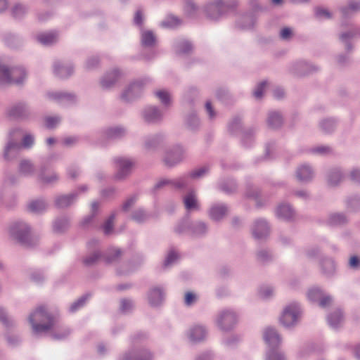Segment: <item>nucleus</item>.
Wrapping results in <instances>:
<instances>
[{"mask_svg": "<svg viewBox=\"0 0 360 360\" xmlns=\"http://www.w3.org/2000/svg\"><path fill=\"white\" fill-rule=\"evenodd\" d=\"M29 321L35 334L46 332L55 325L54 318L46 311L44 306L39 307L30 315Z\"/></svg>", "mask_w": 360, "mask_h": 360, "instance_id": "nucleus-1", "label": "nucleus"}, {"mask_svg": "<svg viewBox=\"0 0 360 360\" xmlns=\"http://www.w3.org/2000/svg\"><path fill=\"white\" fill-rule=\"evenodd\" d=\"M22 135V131L20 129H14L10 131L9 140L4 150V158L8 160L14 157L22 146L28 148L34 144V136L31 134H26L22 139V145H20L17 140Z\"/></svg>", "mask_w": 360, "mask_h": 360, "instance_id": "nucleus-2", "label": "nucleus"}, {"mask_svg": "<svg viewBox=\"0 0 360 360\" xmlns=\"http://www.w3.org/2000/svg\"><path fill=\"white\" fill-rule=\"evenodd\" d=\"M26 77V72L22 68L8 69L0 64V84L13 83L20 84Z\"/></svg>", "mask_w": 360, "mask_h": 360, "instance_id": "nucleus-3", "label": "nucleus"}, {"mask_svg": "<svg viewBox=\"0 0 360 360\" xmlns=\"http://www.w3.org/2000/svg\"><path fill=\"white\" fill-rule=\"evenodd\" d=\"M301 308L297 302H292L286 305L280 316V323L285 328L295 326L301 317Z\"/></svg>", "mask_w": 360, "mask_h": 360, "instance_id": "nucleus-4", "label": "nucleus"}, {"mask_svg": "<svg viewBox=\"0 0 360 360\" xmlns=\"http://www.w3.org/2000/svg\"><path fill=\"white\" fill-rule=\"evenodd\" d=\"M33 112L30 105L25 101H18L12 104L6 110V115L13 119L27 120L32 116Z\"/></svg>", "mask_w": 360, "mask_h": 360, "instance_id": "nucleus-5", "label": "nucleus"}, {"mask_svg": "<svg viewBox=\"0 0 360 360\" xmlns=\"http://www.w3.org/2000/svg\"><path fill=\"white\" fill-rule=\"evenodd\" d=\"M11 236L22 245H30V229L23 222H15L9 229Z\"/></svg>", "mask_w": 360, "mask_h": 360, "instance_id": "nucleus-6", "label": "nucleus"}, {"mask_svg": "<svg viewBox=\"0 0 360 360\" xmlns=\"http://www.w3.org/2000/svg\"><path fill=\"white\" fill-rule=\"evenodd\" d=\"M238 321V316L236 312L231 309L221 311L216 319L218 327L224 331L231 330Z\"/></svg>", "mask_w": 360, "mask_h": 360, "instance_id": "nucleus-7", "label": "nucleus"}, {"mask_svg": "<svg viewBox=\"0 0 360 360\" xmlns=\"http://www.w3.org/2000/svg\"><path fill=\"white\" fill-rule=\"evenodd\" d=\"M186 150L181 145H175L167 150L163 162L167 167H174L181 162L185 158Z\"/></svg>", "mask_w": 360, "mask_h": 360, "instance_id": "nucleus-8", "label": "nucleus"}, {"mask_svg": "<svg viewBox=\"0 0 360 360\" xmlns=\"http://www.w3.org/2000/svg\"><path fill=\"white\" fill-rule=\"evenodd\" d=\"M148 82L146 79H141L131 83L122 92V99L127 102L139 97Z\"/></svg>", "mask_w": 360, "mask_h": 360, "instance_id": "nucleus-9", "label": "nucleus"}, {"mask_svg": "<svg viewBox=\"0 0 360 360\" xmlns=\"http://www.w3.org/2000/svg\"><path fill=\"white\" fill-rule=\"evenodd\" d=\"M308 299L312 302L318 303L321 307H326L332 303V297L326 294L321 288L313 287L307 292Z\"/></svg>", "mask_w": 360, "mask_h": 360, "instance_id": "nucleus-10", "label": "nucleus"}, {"mask_svg": "<svg viewBox=\"0 0 360 360\" xmlns=\"http://www.w3.org/2000/svg\"><path fill=\"white\" fill-rule=\"evenodd\" d=\"M117 172L115 177L117 180H122L131 173L134 162L132 160L124 158H117L115 159Z\"/></svg>", "mask_w": 360, "mask_h": 360, "instance_id": "nucleus-11", "label": "nucleus"}, {"mask_svg": "<svg viewBox=\"0 0 360 360\" xmlns=\"http://www.w3.org/2000/svg\"><path fill=\"white\" fill-rule=\"evenodd\" d=\"M118 360H153V355L146 349L132 348L122 354Z\"/></svg>", "mask_w": 360, "mask_h": 360, "instance_id": "nucleus-12", "label": "nucleus"}, {"mask_svg": "<svg viewBox=\"0 0 360 360\" xmlns=\"http://www.w3.org/2000/svg\"><path fill=\"white\" fill-rule=\"evenodd\" d=\"M205 13L209 19L218 20L223 17L227 11L216 1L209 3L205 6Z\"/></svg>", "mask_w": 360, "mask_h": 360, "instance_id": "nucleus-13", "label": "nucleus"}, {"mask_svg": "<svg viewBox=\"0 0 360 360\" xmlns=\"http://www.w3.org/2000/svg\"><path fill=\"white\" fill-rule=\"evenodd\" d=\"M252 230L255 238L263 239L269 235L270 228L266 220L257 219L255 221Z\"/></svg>", "mask_w": 360, "mask_h": 360, "instance_id": "nucleus-14", "label": "nucleus"}, {"mask_svg": "<svg viewBox=\"0 0 360 360\" xmlns=\"http://www.w3.org/2000/svg\"><path fill=\"white\" fill-rule=\"evenodd\" d=\"M162 112L155 106H148L143 111V117L148 123H156L162 119Z\"/></svg>", "mask_w": 360, "mask_h": 360, "instance_id": "nucleus-15", "label": "nucleus"}, {"mask_svg": "<svg viewBox=\"0 0 360 360\" xmlns=\"http://www.w3.org/2000/svg\"><path fill=\"white\" fill-rule=\"evenodd\" d=\"M183 202L188 211L198 210L200 209L197 193L193 189L189 190L183 197Z\"/></svg>", "mask_w": 360, "mask_h": 360, "instance_id": "nucleus-16", "label": "nucleus"}, {"mask_svg": "<svg viewBox=\"0 0 360 360\" xmlns=\"http://www.w3.org/2000/svg\"><path fill=\"white\" fill-rule=\"evenodd\" d=\"M127 131L122 127H114L106 129L103 132L104 141L117 140L126 135Z\"/></svg>", "mask_w": 360, "mask_h": 360, "instance_id": "nucleus-17", "label": "nucleus"}, {"mask_svg": "<svg viewBox=\"0 0 360 360\" xmlns=\"http://www.w3.org/2000/svg\"><path fill=\"white\" fill-rule=\"evenodd\" d=\"M264 339L266 343L271 348L277 347L281 342L279 334L274 328H266L264 332Z\"/></svg>", "mask_w": 360, "mask_h": 360, "instance_id": "nucleus-18", "label": "nucleus"}, {"mask_svg": "<svg viewBox=\"0 0 360 360\" xmlns=\"http://www.w3.org/2000/svg\"><path fill=\"white\" fill-rule=\"evenodd\" d=\"M73 66L71 64L56 61L53 64L54 74L62 79L67 78L73 73Z\"/></svg>", "mask_w": 360, "mask_h": 360, "instance_id": "nucleus-19", "label": "nucleus"}, {"mask_svg": "<svg viewBox=\"0 0 360 360\" xmlns=\"http://www.w3.org/2000/svg\"><path fill=\"white\" fill-rule=\"evenodd\" d=\"M47 96L50 99L60 103H72L76 101L75 94L65 91L49 92Z\"/></svg>", "mask_w": 360, "mask_h": 360, "instance_id": "nucleus-20", "label": "nucleus"}, {"mask_svg": "<svg viewBox=\"0 0 360 360\" xmlns=\"http://www.w3.org/2000/svg\"><path fill=\"white\" fill-rule=\"evenodd\" d=\"M164 290L160 287L151 288L148 294L149 304L153 307H157L162 304L164 300Z\"/></svg>", "mask_w": 360, "mask_h": 360, "instance_id": "nucleus-21", "label": "nucleus"}, {"mask_svg": "<svg viewBox=\"0 0 360 360\" xmlns=\"http://www.w3.org/2000/svg\"><path fill=\"white\" fill-rule=\"evenodd\" d=\"M207 329L205 326L196 325L190 328L188 337L193 342H198L203 340L207 336Z\"/></svg>", "mask_w": 360, "mask_h": 360, "instance_id": "nucleus-22", "label": "nucleus"}, {"mask_svg": "<svg viewBox=\"0 0 360 360\" xmlns=\"http://www.w3.org/2000/svg\"><path fill=\"white\" fill-rule=\"evenodd\" d=\"M298 181L304 183L310 181L314 177V171L309 165H302L296 170Z\"/></svg>", "mask_w": 360, "mask_h": 360, "instance_id": "nucleus-23", "label": "nucleus"}, {"mask_svg": "<svg viewBox=\"0 0 360 360\" xmlns=\"http://www.w3.org/2000/svg\"><path fill=\"white\" fill-rule=\"evenodd\" d=\"M121 76L120 72L115 69L106 73L101 79V85L103 89H109L112 86Z\"/></svg>", "mask_w": 360, "mask_h": 360, "instance_id": "nucleus-24", "label": "nucleus"}, {"mask_svg": "<svg viewBox=\"0 0 360 360\" xmlns=\"http://www.w3.org/2000/svg\"><path fill=\"white\" fill-rule=\"evenodd\" d=\"M276 216L285 221L294 219L295 212L291 206L288 204H281L276 210Z\"/></svg>", "mask_w": 360, "mask_h": 360, "instance_id": "nucleus-25", "label": "nucleus"}, {"mask_svg": "<svg viewBox=\"0 0 360 360\" xmlns=\"http://www.w3.org/2000/svg\"><path fill=\"white\" fill-rule=\"evenodd\" d=\"M77 193L74 192L68 195H60L55 198L54 204L58 208H65L71 205L76 200Z\"/></svg>", "mask_w": 360, "mask_h": 360, "instance_id": "nucleus-26", "label": "nucleus"}, {"mask_svg": "<svg viewBox=\"0 0 360 360\" xmlns=\"http://www.w3.org/2000/svg\"><path fill=\"white\" fill-rule=\"evenodd\" d=\"M228 207L224 204H214L209 210V216L214 221H219L227 214Z\"/></svg>", "mask_w": 360, "mask_h": 360, "instance_id": "nucleus-27", "label": "nucleus"}, {"mask_svg": "<svg viewBox=\"0 0 360 360\" xmlns=\"http://www.w3.org/2000/svg\"><path fill=\"white\" fill-rule=\"evenodd\" d=\"M46 172V167L41 166L38 174V180L39 182L44 184H51L56 182L58 180V176L56 172H51L47 173Z\"/></svg>", "mask_w": 360, "mask_h": 360, "instance_id": "nucleus-28", "label": "nucleus"}, {"mask_svg": "<svg viewBox=\"0 0 360 360\" xmlns=\"http://www.w3.org/2000/svg\"><path fill=\"white\" fill-rule=\"evenodd\" d=\"M58 33L56 32H41L37 35V40L44 46H50L58 41Z\"/></svg>", "mask_w": 360, "mask_h": 360, "instance_id": "nucleus-29", "label": "nucleus"}, {"mask_svg": "<svg viewBox=\"0 0 360 360\" xmlns=\"http://www.w3.org/2000/svg\"><path fill=\"white\" fill-rule=\"evenodd\" d=\"M158 214L147 212L142 208L135 210L131 214V219L137 223H143L151 218L157 217Z\"/></svg>", "mask_w": 360, "mask_h": 360, "instance_id": "nucleus-30", "label": "nucleus"}, {"mask_svg": "<svg viewBox=\"0 0 360 360\" xmlns=\"http://www.w3.org/2000/svg\"><path fill=\"white\" fill-rule=\"evenodd\" d=\"M48 207V204L44 199L31 200L27 205V210L34 214H41Z\"/></svg>", "mask_w": 360, "mask_h": 360, "instance_id": "nucleus-31", "label": "nucleus"}, {"mask_svg": "<svg viewBox=\"0 0 360 360\" xmlns=\"http://www.w3.org/2000/svg\"><path fill=\"white\" fill-rule=\"evenodd\" d=\"M359 34H360V29L358 27H352L349 32L342 33L340 35V39L345 44L347 51H350L352 49L349 40Z\"/></svg>", "mask_w": 360, "mask_h": 360, "instance_id": "nucleus-32", "label": "nucleus"}, {"mask_svg": "<svg viewBox=\"0 0 360 360\" xmlns=\"http://www.w3.org/2000/svg\"><path fill=\"white\" fill-rule=\"evenodd\" d=\"M344 175L339 168L332 169L328 174L327 181L330 186H338L343 179Z\"/></svg>", "mask_w": 360, "mask_h": 360, "instance_id": "nucleus-33", "label": "nucleus"}, {"mask_svg": "<svg viewBox=\"0 0 360 360\" xmlns=\"http://www.w3.org/2000/svg\"><path fill=\"white\" fill-rule=\"evenodd\" d=\"M267 123L268 125L273 129H277L281 127L283 123V118L281 112L277 111L269 112L267 118Z\"/></svg>", "mask_w": 360, "mask_h": 360, "instance_id": "nucleus-34", "label": "nucleus"}, {"mask_svg": "<svg viewBox=\"0 0 360 360\" xmlns=\"http://www.w3.org/2000/svg\"><path fill=\"white\" fill-rule=\"evenodd\" d=\"M175 51L179 55L188 54L193 49L192 44L186 39H179L175 42Z\"/></svg>", "mask_w": 360, "mask_h": 360, "instance_id": "nucleus-35", "label": "nucleus"}, {"mask_svg": "<svg viewBox=\"0 0 360 360\" xmlns=\"http://www.w3.org/2000/svg\"><path fill=\"white\" fill-rule=\"evenodd\" d=\"M316 70L314 65L305 61H300L292 65V71L299 75H305Z\"/></svg>", "mask_w": 360, "mask_h": 360, "instance_id": "nucleus-36", "label": "nucleus"}, {"mask_svg": "<svg viewBox=\"0 0 360 360\" xmlns=\"http://www.w3.org/2000/svg\"><path fill=\"white\" fill-rule=\"evenodd\" d=\"M164 136L161 134H157L148 136L145 140V148L147 150H153L159 146L163 141Z\"/></svg>", "mask_w": 360, "mask_h": 360, "instance_id": "nucleus-37", "label": "nucleus"}, {"mask_svg": "<svg viewBox=\"0 0 360 360\" xmlns=\"http://www.w3.org/2000/svg\"><path fill=\"white\" fill-rule=\"evenodd\" d=\"M322 273L326 276H333L335 272V264L331 258H324L321 262Z\"/></svg>", "mask_w": 360, "mask_h": 360, "instance_id": "nucleus-38", "label": "nucleus"}, {"mask_svg": "<svg viewBox=\"0 0 360 360\" xmlns=\"http://www.w3.org/2000/svg\"><path fill=\"white\" fill-rule=\"evenodd\" d=\"M18 172L23 176H30L34 174L35 167L30 160H22L20 162Z\"/></svg>", "mask_w": 360, "mask_h": 360, "instance_id": "nucleus-39", "label": "nucleus"}, {"mask_svg": "<svg viewBox=\"0 0 360 360\" xmlns=\"http://www.w3.org/2000/svg\"><path fill=\"white\" fill-rule=\"evenodd\" d=\"M156 37L150 30H142L141 34V42L144 47H152L155 45Z\"/></svg>", "mask_w": 360, "mask_h": 360, "instance_id": "nucleus-40", "label": "nucleus"}, {"mask_svg": "<svg viewBox=\"0 0 360 360\" xmlns=\"http://www.w3.org/2000/svg\"><path fill=\"white\" fill-rule=\"evenodd\" d=\"M328 323L330 327L337 328L343 321V315L340 309H337L328 316Z\"/></svg>", "mask_w": 360, "mask_h": 360, "instance_id": "nucleus-41", "label": "nucleus"}, {"mask_svg": "<svg viewBox=\"0 0 360 360\" xmlns=\"http://www.w3.org/2000/svg\"><path fill=\"white\" fill-rule=\"evenodd\" d=\"M207 224L203 221H195L191 225V235L193 236H202L207 232Z\"/></svg>", "mask_w": 360, "mask_h": 360, "instance_id": "nucleus-42", "label": "nucleus"}, {"mask_svg": "<svg viewBox=\"0 0 360 360\" xmlns=\"http://www.w3.org/2000/svg\"><path fill=\"white\" fill-rule=\"evenodd\" d=\"M360 11V1H351L347 6L341 8V13L344 18H347L356 12Z\"/></svg>", "mask_w": 360, "mask_h": 360, "instance_id": "nucleus-43", "label": "nucleus"}, {"mask_svg": "<svg viewBox=\"0 0 360 360\" xmlns=\"http://www.w3.org/2000/svg\"><path fill=\"white\" fill-rule=\"evenodd\" d=\"M191 178L189 174H184L176 179H172V188L176 189H184L191 184Z\"/></svg>", "mask_w": 360, "mask_h": 360, "instance_id": "nucleus-44", "label": "nucleus"}, {"mask_svg": "<svg viewBox=\"0 0 360 360\" xmlns=\"http://www.w3.org/2000/svg\"><path fill=\"white\" fill-rule=\"evenodd\" d=\"M181 24V20L173 15H169L160 22V25L165 28H175Z\"/></svg>", "mask_w": 360, "mask_h": 360, "instance_id": "nucleus-45", "label": "nucleus"}, {"mask_svg": "<svg viewBox=\"0 0 360 360\" xmlns=\"http://www.w3.org/2000/svg\"><path fill=\"white\" fill-rule=\"evenodd\" d=\"M70 226L69 220L67 217H63L57 218L53 222V231L57 233H62L67 230Z\"/></svg>", "mask_w": 360, "mask_h": 360, "instance_id": "nucleus-46", "label": "nucleus"}, {"mask_svg": "<svg viewBox=\"0 0 360 360\" xmlns=\"http://www.w3.org/2000/svg\"><path fill=\"white\" fill-rule=\"evenodd\" d=\"M347 221V217L342 213L330 214L328 219V224L332 226L342 225Z\"/></svg>", "mask_w": 360, "mask_h": 360, "instance_id": "nucleus-47", "label": "nucleus"}, {"mask_svg": "<svg viewBox=\"0 0 360 360\" xmlns=\"http://www.w3.org/2000/svg\"><path fill=\"white\" fill-rule=\"evenodd\" d=\"M336 127V122L333 118H327L323 120L320 122V128L324 133H330Z\"/></svg>", "mask_w": 360, "mask_h": 360, "instance_id": "nucleus-48", "label": "nucleus"}, {"mask_svg": "<svg viewBox=\"0 0 360 360\" xmlns=\"http://www.w3.org/2000/svg\"><path fill=\"white\" fill-rule=\"evenodd\" d=\"M198 11H199L198 6L197 4H195L193 1H191V0L186 1L185 6H184V12L187 16L193 18V17L196 16Z\"/></svg>", "mask_w": 360, "mask_h": 360, "instance_id": "nucleus-49", "label": "nucleus"}, {"mask_svg": "<svg viewBox=\"0 0 360 360\" xmlns=\"http://www.w3.org/2000/svg\"><path fill=\"white\" fill-rule=\"evenodd\" d=\"M347 208L351 212L357 211L360 208V197L354 195L347 200Z\"/></svg>", "mask_w": 360, "mask_h": 360, "instance_id": "nucleus-50", "label": "nucleus"}, {"mask_svg": "<svg viewBox=\"0 0 360 360\" xmlns=\"http://www.w3.org/2000/svg\"><path fill=\"white\" fill-rule=\"evenodd\" d=\"M102 255L98 250L87 255L83 260V263L88 266L94 265L101 258Z\"/></svg>", "mask_w": 360, "mask_h": 360, "instance_id": "nucleus-51", "label": "nucleus"}, {"mask_svg": "<svg viewBox=\"0 0 360 360\" xmlns=\"http://www.w3.org/2000/svg\"><path fill=\"white\" fill-rule=\"evenodd\" d=\"M121 256V251L117 249L109 250L103 259L107 264H110L117 261Z\"/></svg>", "mask_w": 360, "mask_h": 360, "instance_id": "nucleus-52", "label": "nucleus"}, {"mask_svg": "<svg viewBox=\"0 0 360 360\" xmlns=\"http://www.w3.org/2000/svg\"><path fill=\"white\" fill-rule=\"evenodd\" d=\"M11 12L15 18L20 19L27 13V8L23 4H17L13 7Z\"/></svg>", "mask_w": 360, "mask_h": 360, "instance_id": "nucleus-53", "label": "nucleus"}, {"mask_svg": "<svg viewBox=\"0 0 360 360\" xmlns=\"http://www.w3.org/2000/svg\"><path fill=\"white\" fill-rule=\"evenodd\" d=\"M156 97L160 101L162 105L169 106L171 103L170 94L165 90H159L155 92Z\"/></svg>", "mask_w": 360, "mask_h": 360, "instance_id": "nucleus-54", "label": "nucleus"}, {"mask_svg": "<svg viewBox=\"0 0 360 360\" xmlns=\"http://www.w3.org/2000/svg\"><path fill=\"white\" fill-rule=\"evenodd\" d=\"M266 360H285L284 354L273 347L266 353Z\"/></svg>", "mask_w": 360, "mask_h": 360, "instance_id": "nucleus-55", "label": "nucleus"}, {"mask_svg": "<svg viewBox=\"0 0 360 360\" xmlns=\"http://www.w3.org/2000/svg\"><path fill=\"white\" fill-rule=\"evenodd\" d=\"M220 188L227 193H231L236 190L237 185L233 179H228L220 184Z\"/></svg>", "mask_w": 360, "mask_h": 360, "instance_id": "nucleus-56", "label": "nucleus"}, {"mask_svg": "<svg viewBox=\"0 0 360 360\" xmlns=\"http://www.w3.org/2000/svg\"><path fill=\"white\" fill-rule=\"evenodd\" d=\"M89 296L90 295L89 294H86L79 297L77 301H75L71 304L70 307V311L71 312H75L79 309L82 308L85 304Z\"/></svg>", "mask_w": 360, "mask_h": 360, "instance_id": "nucleus-57", "label": "nucleus"}, {"mask_svg": "<svg viewBox=\"0 0 360 360\" xmlns=\"http://www.w3.org/2000/svg\"><path fill=\"white\" fill-rule=\"evenodd\" d=\"M200 121L195 113L193 112L186 118V124L191 129H195L199 126Z\"/></svg>", "mask_w": 360, "mask_h": 360, "instance_id": "nucleus-58", "label": "nucleus"}, {"mask_svg": "<svg viewBox=\"0 0 360 360\" xmlns=\"http://www.w3.org/2000/svg\"><path fill=\"white\" fill-rule=\"evenodd\" d=\"M311 152L315 154L326 155L333 152L332 148L328 146H319L311 149Z\"/></svg>", "mask_w": 360, "mask_h": 360, "instance_id": "nucleus-59", "label": "nucleus"}, {"mask_svg": "<svg viewBox=\"0 0 360 360\" xmlns=\"http://www.w3.org/2000/svg\"><path fill=\"white\" fill-rule=\"evenodd\" d=\"M223 8L229 12L237 6V0H216Z\"/></svg>", "mask_w": 360, "mask_h": 360, "instance_id": "nucleus-60", "label": "nucleus"}, {"mask_svg": "<svg viewBox=\"0 0 360 360\" xmlns=\"http://www.w3.org/2000/svg\"><path fill=\"white\" fill-rule=\"evenodd\" d=\"M208 167H202L198 169H194L192 172L189 173V175L192 179H199L202 177L204 175H205L208 172Z\"/></svg>", "mask_w": 360, "mask_h": 360, "instance_id": "nucleus-61", "label": "nucleus"}, {"mask_svg": "<svg viewBox=\"0 0 360 360\" xmlns=\"http://www.w3.org/2000/svg\"><path fill=\"white\" fill-rule=\"evenodd\" d=\"M191 225L188 220L182 221L175 227V231L177 233H183L187 231L191 233Z\"/></svg>", "mask_w": 360, "mask_h": 360, "instance_id": "nucleus-62", "label": "nucleus"}, {"mask_svg": "<svg viewBox=\"0 0 360 360\" xmlns=\"http://www.w3.org/2000/svg\"><path fill=\"white\" fill-rule=\"evenodd\" d=\"M115 214H111L109 218L105 221L103 226V231L105 235H109L112 231L113 221L115 219Z\"/></svg>", "mask_w": 360, "mask_h": 360, "instance_id": "nucleus-63", "label": "nucleus"}, {"mask_svg": "<svg viewBox=\"0 0 360 360\" xmlns=\"http://www.w3.org/2000/svg\"><path fill=\"white\" fill-rule=\"evenodd\" d=\"M315 15L316 17L320 20L329 19L332 16L329 11L323 8H316Z\"/></svg>", "mask_w": 360, "mask_h": 360, "instance_id": "nucleus-64", "label": "nucleus"}]
</instances>
